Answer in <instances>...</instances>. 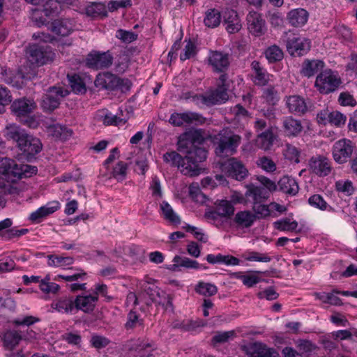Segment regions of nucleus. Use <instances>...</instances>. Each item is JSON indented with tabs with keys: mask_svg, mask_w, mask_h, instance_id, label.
I'll return each mask as SVG.
<instances>
[{
	"mask_svg": "<svg viewBox=\"0 0 357 357\" xmlns=\"http://www.w3.org/2000/svg\"><path fill=\"white\" fill-rule=\"evenodd\" d=\"M206 138L203 129H190L181 135L177 142V150L181 153H187V160H195L201 163L207 158V150L204 146Z\"/></svg>",
	"mask_w": 357,
	"mask_h": 357,
	"instance_id": "nucleus-1",
	"label": "nucleus"
},
{
	"mask_svg": "<svg viewBox=\"0 0 357 357\" xmlns=\"http://www.w3.org/2000/svg\"><path fill=\"white\" fill-rule=\"evenodd\" d=\"M4 135L8 141L15 142L17 148L23 152L27 160H30L39 153L43 148L40 140L28 133V132L15 124L6 127Z\"/></svg>",
	"mask_w": 357,
	"mask_h": 357,
	"instance_id": "nucleus-2",
	"label": "nucleus"
},
{
	"mask_svg": "<svg viewBox=\"0 0 357 357\" xmlns=\"http://www.w3.org/2000/svg\"><path fill=\"white\" fill-rule=\"evenodd\" d=\"M230 83L228 80L227 73L220 75L218 83L215 89L211 90L206 94H196L192 97L194 102L197 105H202L206 107H212L226 102L229 99L228 91Z\"/></svg>",
	"mask_w": 357,
	"mask_h": 357,
	"instance_id": "nucleus-3",
	"label": "nucleus"
},
{
	"mask_svg": "<svg viewBox=\"0 0 357 357\" xmlns=\"http://www.w3.org/2000/svg\"><path fill=\"white\" fill-rule=\"evenodd\" d=\"M182 157L175 151L165 153L163 155V160L165 162L169 163L173 167H177L181 172L186 176H195L201 173L202 168L200 163H195V160H187V153H182Z\"/></svg>",
	"mask_w": 357,
	"mask_h": 357,
	"instance_id": "nucleus-4",
	"label": "nucleus"
},
{
	"mask_svg": "<svg viewBox=\"0 0 357 357\" xmlns=\"http://www.w3.org/2000/svg\"><path fill=\"white\" fill-rule=\"evenodd\" d=\"M95 84L109 91H126L130 90L131 87V82L128 79L119 77L109 72L99 73L95 79Z\"/></svg>",
	"mask_w": 357,
	"mask_h": 357,
	"instance_id": "nucleus-5",
	"label": "nucleus"
},
{
	"mask_svg": "<svg viewBox=\"0 0 357 357\" xmlns=\"http://www.w3.org/2000/svg\"><path fill=\"white\" fill-rule=\"evenodd\" d=\"M341 84L338 74L331 69H326L318 74L314 86L321 93L329 94L335 91Z\"/></svg>",
	"mask_w": 357,
	"mask_h": 357,
	"instance_id": "nucleus-6",
	"label": "nucleus"
},
{
	"mask_svg": "<svg viewBox=\"0 0 357 357\" xmlns=\"http://www.w3.org/2000/svg\"><path fill=\"white\" fill-rule=\"evenodd\" d=\"M36 107V103L33 100L26 98H20L13 102L10 106L12 112L18 118H26L25 124L29 127H35L36 122L33 117L29 115Z\"/></svg>",
	"mask_w": 357,
	"mask_h": 357,
	"instance_id": "nucleus-7",
	"label": "nucleus"
},
{
	"mask_svg": "<svg viewBox=\"0 0 357 357\" xmlns=\"http://www.w3.org/2000/svg\"><path fill=\"white\" fill-rule=\"evenodd\" d=\"M114 57L110 51H91L85 57V66L91 70H98L109 68L113 63Z\"/></svg>",
	"mask_w": 357,
	"mask_h": 357,
	"instance_id": "nucleus-8",
	"label": "nucleus"
},
{
	"mask_svg": "<svg viewBox=\"0 0 357 357\" xmlns=\"http://www.w3.org/2000/svg\"><path fill=\"white\" fill-rule=\"evenodd\" d=\"M26 54L30 61L37 66H43L54 60L55 54L52 47L47 45H30Z\"/></svg>",
	"mask_w": 357,
	"mask_h": 357,
	"instance_id": "nucleus-9",
	"label": "nucleus"
},
{
	"mask_svg": "<svg viewBox=\"0 0 357 357\" xmlns=\"http://www.w3.org/2000/svg\"><path fill=\"white\" fill-rule=\"evenodd\" d=\"M286 48L291 56H303L310 50L311 40L298 33H291L287 36Z\"/></svg>",
	"mask_w": 357,
	"mask_h": 357,
	"instance_id": "nucleus-10",
	"label": "nucleus"
},
{
	"mask_svg": "<svg viewBox=\"0 0 357 357\" xmlns=\"http://www.w3.org/2000/svg\"><path fill=\"white\" fill-rule=\"evenodd\" d=\"M222 172L229 178L241 181L248 176V169L242 161L229 158L221 164Z\"/></svg>",
	"mask_w": 357,
	"mask_h": 357,
	"instance_id": "nucleus-11",
	"label": "nucleus"
},
{
	"mask_svg": "<svg viewBox=\"0 0 357 357\" xmlns=\"http://www.w3.org/2000/svg\"><path fill=\"white\" fill-rule=\"evenodd\" d=\"M356 148L355 144L350 139L343 138L335 142L333 146L332 155L338 164L348 162Z\"/></svg>",
	"mask_w": 357,
	"mask_h": 357,
	"instance_id": "nucleus-12",
	"label": "nucleus"
},
{
	"mask_svg": "<svg viewBox=\"0 0 357 357\" xmlns=\"http://www.w3.org/2000/svg\"><path fill=\"white\" fill-rule=\"evenodd\" d=\"M241 137L231 134L222 136L215 149V153L218 157H227L234 155L241 142Z\"/></svg>",
	"mask_w": 357,
	"mask_h": 357,
	"instance_id": "nucleus-13",
	"label": "nucleus"
},
{
	"mask_svg": "<svg viewBox=\"0 0 357 357\" xmlns=\"http://www.w3.org/2000/svg\"><path fill=\"white\" fill-rule=\"evenodd\" d=\"M68 94L67 90L62 87L53 86L50 88L41 100L40 106L44 112H52L56 109L61 102V98Z\"/></svg>",
	"mask_w": 357,
	"mask_h": 357,
	"instance_id": "nucleus-14",
	"label": "nucleus"
},
{
	"mask_svg": "<svg viewBox=\"0 0 357 357\" xmlns=\"http://www.w3.org/2000/svg\"><path fill=\"white\" fill-rule=\"evenodd\" d=\"M56 3L54 0H47L41 8L33 10L32 20L40 27L49 24V18L56 14Z\"/></svg>",
	"mask_w": 357,
	"mask_h": 357,
	"instance_id": "nucleus-15",
	"label": "nucleus"
},
{
	"mask_svg": "<svg viewBox=\"0 0 357 357\" xmlns=\"http://www.w3.org/2000/svg\"><path fill=\"white\" fill-rule=\"evenodd\" d=\"M247 26L249 33L255 37H261L267 31V26L261 14L251 11L246 17Z\"/></svg>",
	"mask_w": 357,
	"mask_h": 357,
	"instance_id": "nucleus-16",
	"label": "nucleus"
},
{
	"mask_svg": "<svg viewBox=\"0 0 357 357\" xmlns=\"http://www.w3.org/2000/svg\"><path fill=\"white\" fill-rule=\"evenodd\" d=\"M169 122L174 126H181L184 123L202 125L205 123L206 118L197 112H175L171 115Z\"/></svg>",
	"mask_w": 357,
	"mask_h": 357,
	"instance_id": "nucleus-17",
	"label": "nucleus"
},
{
	"mask_svg": "<svg viewBox=\"0 0 357 357\" xmlns=\"http://www.w3.org/2000/svg\"><path fill=\"white\" fill-rule=\"evenodd\" d=\"M309 167L312 173L320 177L326 176L331 172L330 160L323 155L312 156L309 160Z\"/></svg>",
	"mask_w": 357,
	"mask_h": 357,
	"instance_id": "nucleus-18",
	"label": "nucleus"
},
{
	"mask_svg": "<svg viewBox=\"0 0 357 357\" xmlns=\"http://www.w3.org/2000/svg\"><path fill=\"white\" fill-rule=\"evenodd\" d=\"M208 60L215 72L225 73L229 66V54L222 52L211 51Z\"/></svg>",
	"mask_w": 357,
	"mask_h": 357,
	"instance_id": "nucleus-19",
	"label": "nucleus"
},
{
	"mask_svg": "<svg viewBox=\"0 0 357 357\" xmlns=\"http://www.w3.org/2000/svg\"><path fill=\"white\" fill-rule=\"evenodd\" d=\"M286 106L289 112L296 116H303L308 110L305 99L298 95L287 96L285 98Z\"/></svg>",
	"mask_w": 357,
	"mask_h": 357,
	"instance_id": "nucleus-20",
	"label": "nucleus"
},
{
	"mask_svg": "<svg viewBox=\"0 0 357 357\" xmlns=\"http://www.w3.org/2000/svg\"><path fill=\"white\" fill-rule=\"evenodd\" d=\"M13 225V220L10 218H6L0 221V237L4 240H10L15 237H20L26 234L29 231L27 229H17L10 228Z\"/></svg>",
	"mask_w": 357,
	"mask_h": 357,
	"instance_id": "nucleus-21",
	"label": "nucleus"
},
{
	"mask_svg": "<svg viewBox=\"0 0 357 357\" xmlns=\"http://www.w3.org/2000/svg\"><path fill=\"white\" fill-rule=\"evenodd\" d=\"M303 126L300 120L291 116H286L282 122V129L284 135L289 137H296L303 131Z\"/></svg>",
	"mask_w": 357,
	"mask_h": 357,
	"instance_id": "nucleus-22",
	"label": "nucleus"
},
{
	"mask_svg": "<svg viewBox=\"0 0 357 357\" xmlns=\"http://www.w3.org/2000/svg\"><path fill=\"white\" fill-rule=\"evenodd\" d=\"M250 68L252 72L251 79L255 84L260 86H266L269 81V74L266 69L256 60L251 63Z\"/></svg>",
	"mask_w": 357,
	"mask_h": 357,
	"instance_id": "nucleus-23",
	"label": "nucleus"
},
{
	"mask_svg": "<svg viewBox=\"0 0 357 357\" xmlns=\"http://www.w3.org/2000/svg\"><path fill=\"white\" fill-rule=\"evenodd\" d=\"M98 301L97 295H79L75 297L76 312L82 310L89 313L93 311Z\"/></svg>",
	"mask_w": 357,
	"mask_h": 357,
	"instance_id": "nucleus-24",
	"label": "nucleus"
},
{
	"mask_svg": "<svg viewBox=\"0 0 357 357\" xmlns=\"http://www.w3.org/2000/svg\"><path fill=\"white\" fill-rule=\"evenodd\" d=\"M51 31L57 36H68L75 29L73 20L69 19H58L54 20L50 24Z\"/></svg>",
	"mask_w": 357,
	"mask_h": 357,
	"instance_id": "nucleus-25",
	"label": "nucleus"
},
{
	"mask_svg": "<svg viewBox=\"0 0 357 357\" xmlns=\"http://www.w3.org/2000/svg\"><path fill=\"white\" fill-rule=\"evenodd\" d=\"M18 165L14 160L2 158H0V174L6 180L15 181V175H19Z\"/></svg>",
	"mask_w": 357,
	"mask_h": 357,
	"instance_id": "nucleus-26",
	"label": "nucleus"
},
{
	"mask_svg": "<svg viewBox=\"0 0 357 357\" xmlns=\"http://www.w3.org/2000/svg\"><path fill=\"white\" fill-rule=\"evenodd\" d=\"M325 63L319 59H305L301 66V73L306 77H311L319 71H323Z\"/></svg>",
	"mask_w": 357,
	"mask_h": 357,
	"instance_id": "nucleus-27",
	"label": "nucleus"
},
{
	"mask_svg": "<svg viewBox=\"0 0 357 357\" xmlns=\"http://www.w3.org/2000/svg\"><path fill=\"white\" fill-rule=\"evenodd\" d=\"M257 216L250 211H241L236 213L233 222L237 228L248 229L253 225Z\"/></svg>",
	"mask_w": 357,
	"mask_h": 357,
	"instance_id": "nucleus-28",
	"label": "nucleus"
},
{
	"mask_svg": "<svg viewBox=\"0 0 357 357\" xmlns=\"http://www.w3.org/2000/svg\"><path fill=\"white\" fill-rule=\"evenodd\" d=\"M223 24L229 33H237L241 29V23L236 11L229 10L224 14Z\"/></svg>",
	"mask_w": 357,
	"mask_h": 357,
	"instance_id": "nucleus-29",
	"label": "nucleus"
},
{
	"mask_svg": "<svg viewBox=\"0 0 357 357\" xmlns=\"http://www.w3.org/2000/svg\"><path fill=\"white\" fill-rule=\"evenodd\" d=\"M308 17V12L303 8L293 9L287 14L289 24L294 27L304 26L307 22Z\"/></svg>",
	"mask_w": 357,
	"mask_h": 357,
	"instance_id": "nucleus-30",
	"label": "nucleus"
},
{
	"mask_svg": "<svg viewBox=\"0 0 357 357\" xmlns=\"http://www.w3.org/2000/svg\"><path fill=\"white\" fill-rule=\"evenodd\" d=\"M75 305L74 296H65L52 303V307L59 312L73 314L76 313Z\"/></svg>",
	"mask_w": 357,
	"mask_h": 357,
	"instance_id": "nucleus-31",
	"label": "nucleus"
},
{
	"mask_svg": "<svg viewBox=\"0 0 357 357\" xmlns=\"http://www.w3.org/2000/svg\"><path fill=\"white\" fill-rule=\"evenodd\" d=\"M246 196L253 200V204L262 203L270 196L268 190L261 186L250 184L247 187Z\"/></svg>",
	"mask_w": 357,
	"mask_h": 357,
	"instance_id": "nucleus-32",
	"label": "nucleus"
},
{
	"mask_svg": "<svg viewBox=\"0 0 357 357\" xmlns=\"http://www.w3.org/2000/svg\"><path fill=\"white\" fill-rule=\"evenodd\" d=\"M278 184L280 191L291 196L296 195L299 190L296 180L291 176H284Z\"/></svg>",
	"mask_w": 357,
	"mask_h": 357,
	"instance_id": "nucleus-33",
	"label": "nucleus"
},
{
	"mask_svg": "<svg viewBox=\"0 0 357 357\" xmlns=\"http://www.w3.org/2000/svg\"><path fill=\"white\" fill-rule=\"evenodd\" d=\"M85 14L91 19H103L107 16V10L104 3L92 2L85 8Z\"/></svg>",
	"mask_w": 357,
	"mask_h": 357,
	"instance_id": "nucleus-34",
	"label": "nucleus"
},
{
	"mask_svg": "<svg viewBox=\"0 0 357 357\" xmlns=\"http://www.w3.org/2000/svg\"><path fill=\"white\" fill-rule=\"evenodd\" d=\"M173 262L176 264L175 265L176 266L183 267L188 269L206 270L208 268L206 265L199 264L196 260L179 255H176L174 257Z\"/></svg>",
	"mask_w": 357,
	"mask_h": 357,
	"instance_id": "nucleus-35",
	"label": "nucleus"
},
{
	"mask_svg": "<svg viewBox=\"0 0 357 357\" xmlns=\"http://www.w3.org/2000/svg\"><path fill=\"white\" fill-rule=\"evenodd\" d=\"M204 322L202 319H197L196 320L192 319H184L180 322L175 323L174 327L175 328L180 329L183 332H196L197 329L203 327Z\"/></svg>",
	"mask_w": 357,
	"mask_h": 357,
	"instance_id": "nucleus-36",
	"label": "nucleus"
},
{
	"mask_svg": "<svg viewBox=\"0 0 357 357\" xmlns=\"http://www.w3.org/2000/svg\"><path fill=\"white\" fill-rule=\"evenodd\" d=\"M279 354L273 348L268 347L265 344L255 343L250 357H278Z\"/></svg>",
	"mask_w": 357,
	"mask_h": 357,
	"instance_id": "nucleus-37",
	"label": "nucleus"
},
{
	"mask_svg": "<svg viewBox=\"0 0 357 357\" xmlns=\"http://www.w3.org/2000/svg\"><path fill=\"white\" fill-rule=\"evenodd\" d=\"M214 208L217 210L221 218H229L234 213V206L232 203L227 199L217 200L214 204Z\"/></svg>",
	"mask_w": 357,
	"mask_h": 357,
	"instance_id": "nucleus-38",
	"label": "nucleus"
},
{
	"mask_svg": "<svg viewBox=\"0 0 357 357\" xmlns=\"http://www.w3.org/2000/svg\"><path fill=\"white\" fill-rule=\"evenodd\" d=\"M220 22L221 14L218 10L211 8L205 13L204 23L206 26L212 29L215 28L220 25Z\"/></svg>",
	"mask_w": 357,
	"mask_h": 357,
	"instance_id": "nucleus-39",
	"label": "nucleus"
},
{
	"mask_svg": "<svg viewBox=\"0 0 357 357\" xmlns=\"http://www.w3.org/2000/svg\"><path fill=\"white\" fill-rule=\"evenodd\" d=\"M195 291L199 295L210 297L217 294L218 287L214 284L199 281L195 287Z\"/></svg>",
	"mask_w": 357,
	"mask_h": 357,
	"instance_id": "nucleus-40",
	"label": "nucleus"
},
{
	"mask_svg": "<svg viewBox=\"0 0 357 357\" xmlns=\"http://www.w3.org/2000/svg\"><path fill=\"white\" fill-rule=\"evenodd\" d=\"M242 257L248 261L268 263L272 260V258L268 253H261L250 250H246L243 253Z\"/></svg>",
	"mask_w": 357,
	"mask_h": 357,
	"instance_id": "nucleus-41",
	"label": "nucleus"
},
{
	"mask_svg": "<svg viewBox=\"0 0 357 357\" xmlns=\"http://www.w3.org/2000/svg\"><path fill=\"white\" fill-rule=\"evenodd\" d=\"M22 340V337L17 331H6L3 337L4 347L9 350L13 349Z\"/></svg>",
	"mask_w": 357,
	"mask_h": 357,
	"instance_id": "nucleus-42",
	"label": "nucleus"
},
{
	"mask_svg": "<svg viewBox=\"0 0 357 357\" xmlns=\"http://www.w3.org/2000/svg\"><path fill=\"white\" fill-rule=\"evenodd\" d=\"M275 136L272 128H269L265 131L258 135V142L260 147L263 149H268L273 144Z\"/></svg>",
	"mask_w": 357,
	"mask_h": 357,
	"instance_id": "nucleus-43",
	"label": "nucleus"
},
{
	"mask_svg": "<svg viewBox=\"0 0 357 357\" xmlns=\"http://www.w3.org/2000/svg\"><path fill=\"white\" fill-rule=\"evenodd\" d=\"M264 54L266 59L270 63H274L278 61H280L284 57L283 51L279 46L276 45L268 47L265 50Z\"/></svg>",
	"mask_w": 357,
	"mask_h": 357,
	"instance_id": "nucleus-44",
	"label": "nucleus"
},
{
	"mask_svg": "<svg viewBox=\"0 0 357 357\" xmlns=\"http://www.w3.org/2000/svg\"><path fill=\"white\" fill-rule=\"evenodd\" d=\"M128 165L124 161H119L113 167L112 176L118 182H122L126 178Z\"/></svg>",
	"mask_w": 357,
	"mask_h": 357,
	"instance_id": "nucleus-45",
	"label": "nucleus"
},
{
	"mask_svg": "<svg viewBox=\"0 0 357 357\" xmlns=\"http://www.w3.org/2000/svg\"><path fill=\"white\" fill-rule=\"evenodd\" d=\"M52 135L63 140L67 139L73 135V130L65 126L55 124L49 128Z\"/></svg>",
	"mask_w": 357,
	"mask_h": 357,
	"instance_id": "nucleus-46",
	"label": "nucleus"
},
{
	"mask_svg": "<svg viewBox=\"0 0 357 357\" xmlns=\"http://www.w3.org/2000/svg\"><path fill=\"white\" fill-rule=\"evenodd\" d=\"M68 77L70 87L75 93L82 94L86 92V89L85 83L79 75H68Z\"/></svg>",
	"mask_w": 357,
	"mask_h": 357,
	"instance_id": "nucleus-47",
	"label": "nucleus"
},
{
	"mask_svg": "<svg viewBox=\"0 0 357 357\" xmlns=\"http://www.w3.org/2000/svg\"><path fill=\"white\" fill-rule=\"evenodd\" d=\"M160 208L162 212V215L164 218L170 222L176 225H179L181 223V218L174 211L172 207L167 203V202H163L160 204Z\"/></svg>",
	"mask_w": 357,
	"mask_h": 357,
	"instance_id": "nucleus-48",
	"label": "nucleus"
},
{
	"mask_svg": "<svg viewBox=\"0 0 357 357\" xmlns=\"http://www.w3.org/2000/svg\"><path fill=\"white\" fill-rule=\"evenodd\" d=\"M308 204L316 208L321 211H332L333 208L329 206L324 197L319 194H314L308 199Z\"/></svg>",
	"mask_w": 357,
	"mask_h": 357,
	"instance_id": "nucleus-49",
	"label": "nucleus"
},
{
	"mask_svg": "<svg viewBox=\"0 0 357 357\" xmlns=\"http://www.w3.org/2000/svg\"><path fill=\"white\" fill-rule=\"evenodd\" d=\"M74 259L72 257H63L52 255L48 256L47 264L50 266H64L73 264Z\"/></svg>",
	"mask_w": 357,
	"mask_h": 357,
	"instance_id": "nucleus-50",
	"label": "nucleus"
},
{
	"mask_svg": "<svg viewBox=\"0 0 357 357\" xmlns=\"http://www.w3.org/2000/svg\"><path fill=\"white\" fill-rule=\"evenodd\" d=\"M3 80L8 84H10L13 86L19 88L21 86V84L22 83V75L20 73L15 72L13 70L4 71V73H2Z\"/></svg>",
	"mask_w": 357,
	"mask_h": 357,
	"instance_id": "nucleus-51",
	"label": "nucleus"
},
{
	"mask_svg": "<svg viewBox=\"0 0 357 357\" xmlns=\"http://www.w3.org/2000/svg\"><path fill=\"white\" fill-rule=\"evenodd\" d=\"M273 225L275 229L282 231H294L298 225L297 221H290L287 218L277 220Z\"/></svg>",
	"mask_w": 357,
	"mask_h": 357,
	"instance_id": "nucleus-52",
	"label": "nucleus"
},
{
	"mask_svg": "<svg viewBox=\"0 0 357 357\" xmlns=\"http://www.w3.org/2000/svg\"><path fill=\"white\" fill-rule=\"evenodd\" d=\"M333 291L331 293H317L316 298L323 302L324 303L330 304L335 306H340L342 305V301L340 298L334 295Z\"/></svg>",
	"mask_w": 357,
	"mask_h": 357,
	"instance_id": "nucleus-53",
	"label": "nucleus"
},
{
	"mask_svg": "<svg viewBox=\"0 0 357 357\" xmlns=\"http://www.w3.org/2000/svg\"><path fill=\"white\" fill-rule=\"evenodd\" d=\"M138 325L143 326L144 320L139 318V314L137 312L131 310L127 314V321L124 327L127 331H129L134 329Z\"/></svg>",
	"mask_w": 357,
	"mask_h": 357,
	"instance_id": "nucleus-54",
	"label": "nucleus"
},
{
	"mask_svg": "<svg viewBox=\"0 0 357 357\" xmlns=\"http://www.w3.org/2000/svg\"><path fill=\"white\" fill-rule=\"evenodd\" d=\"M50 280V278L49 276H46L44 279H42L39 284L40 289L45 294H56L60 289V286Z\"/></svg>",
	"mask_w": 357,
	"mask_h": 357,
	"instance_id": "nucleus-55",
	"label": "nucleus"
},
{
	"mask_svg": "<svg viewBox=\"0 0 357 357\" xmlns=\"http://www.w3.org/2000/svg\"><path fill=\"white\" fill-rule=\"evenodd\" d=\"M257 165L268 173H273L276 170L275 162L268 156L260 157L257 161Z\"/></svg>",
	"mask_w": 357,
	"mask_h": 357,
	"instance_id": "nucleus-56",
	"label": "nucleus"
},
{
	"mask_svg": "<svg viewBox=\"0 0 357 357\" xmlns=\"http://www.w3.org/2000/svg\"><path fill=\"white\" fill-rule=\"evenodd\" d=\"M284 155L287 160L291 162L295 163H298L300 162L299 158L301 155V151L292 144H286Z\"/></svg>",
	"mask_w": 357,
	"mask_h": 357,
	"instance_id": "nucleus-57",
	"label": "nucleus"
},
{
	"mask_svg": "<svg viewBox=\"0 0 357 357\" xmlns=\"http://www.w3.org/2000/svg\"><path fill=\"white\" fill-rule=\"evenodd\" d=\"M144 290L152 303H158L159 304L161 303L160 297L163 292L157 286L154 284L147 285L144 287Z\"/></svg>",
	"mask_w": 357,
	"mask_h": 357,
	"instance_id": "nucleus-58",
	"label": "nucleus"
},
{
	"mask_svg": "<svg viewBox=\"0 0 357 357\" xmlns=\"http://www.w3.org/2000/svg\"><path fill=\"white\" fill-rule=\"evenodd\" d=\"M336 190L344 195L350 196L354 192L353 183L349 180L338 181L335 183Z\"/></svg>",
	"mask_w": 357,
	"mask_h": 357,
	"instance_id": "nucleus-59",
	"label": "nucleus"
},
{
	"mask_svg": "<svg viewBox=\"0 0 357 357\" xmlns=\"http://www.w3.org/2000/svg\"><path fill=\"white\" fill-rule=\"evenodd\" d=\"M127 121V119L121 118L117 115H114L112 112H108L104 116L102 122L105 126H120L124 125Z\"/></svg>",
	"mask_w": 357,
	"mask_h": 357,
	"instance_id": "nucleus-60",
	"label": "nucleus"
},
{
	"mask_svg": "<svg viewBox=\"0 0 357 357\" xmlns=\"http://www.w3.org/2000/svg\"><path fill=\"white\" fill-rule=\"evenodd\" d=\"M234 335L235 333L234 331L224 332L218 331L213 336L211 339V342L213 344L225 343L227 342L229 339L233 338Z\"/></svg>",
	"mask_w": 357,
	"mask_h": 357,
	"instance_id": "nucleus-61",
	"label": "nucleus"
},
{
	"mask_svg": "<svg viewBox=\"0 0 357 357\" xmlns=\"http://www.w3.org/2000/svg\"><path fill=\"white\" fill-rule=\"evenodd\" d=\"M90 343L92 347L96 349H101L107 347L110 343V340L105 336L93 335L91 338Z\"/></svg>",
	"mask_w": 357,
	"mask_h": 357,
	"instance_id": "nucleus-62",
	"label": "nucleus"
},
{
	"mask_svg": "<svg viewBox=\"0 0 357 357\" xmlns=\"http://www.w3.org/2000/svg\"><path fill=\"white\" fill-rule=\"evenodd\" d=\"M18 170L20 172L19 175H15V181L16 179H20L24 176V177H30L35 175L38 172V168L36 166L30 165H23L20 167L18 166Z\"/></svg>",
	"mask_w": 357,
	"mask_h": 357,
	"instance_id": "nucleus-63",
	"label": "nucleus"
},
{
	"mask_svg": "<svg viewBox=\"0 0 357 357\" xmlns=\"http://www.w3.org/2000/svg\"><path fill=\"white\" fill-rule=\"evenodd\" d=\"M347 121V116L338 111L329 112V123L337 127H341L344 125Z\"/></svg>",
	"mask_w": 357,
	"mask_h": 357,
	"instance_id": "nucleus-64",
	"label": "nucleus"
}]
</instances>
